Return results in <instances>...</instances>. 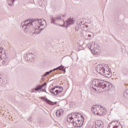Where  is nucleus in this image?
Returning <instances> with one entry per match:
<instances>
[{
	"label": "nucleus",
	"mask_w": 128,
	"mask_h": 128,
	"mask_svg": "<svg viewBox=\"0 0 128 128\" xmlns=\"http://www.w3.org/2000/svg\"><path fill=\"white\" fill-rule=\"evenodd\" d=\"M50 20L52 23L54 24H56V22H64V20L63 18H62V16H60V15L56 16L55 18L52 17Z\"/></svg>",
	"instance_id": "423d86ee"
},
{
	"label": "nucleus",
	"mask_w": 128,
	"mask_h": 128,
	"mask_svg": "<svg viewBox=\"0 0 128 128\" xmlns=\"http://www.w3.org/2000/svg\"><path fill=\"white\" fill-rule=\"evenodd\" d=\"M34 24H36V27L34 28L35 32L33 34V36L40 34L42 30H44L45 28H46L48 24L46 22L44 19L28 20L22 22L21 28H23L26 34H28V32H30V28H32Z\"/></svg>",
	"instance_id": "f257e3e1"
},
{
	"label": "nucleus",
	"mask_w": 128,
	"mask_h": 128,
	"mask_svg": "<svg viewBox=\"0 0 128 128\" xmlns=\"http://www.w3.org/2000/svg\"><path fill=\"white\" fill-rule=\"evenodd\" d=\"M122 72L124 74L128 75V69L125 68H122Z\"/></svg>",
	"instance_id": "6ab92c4d"
},
{
	"label": "nucleus",
	"mask_w": 128,
	"mask_h": 128,
	"mask_svg": "<svg viewBox=\"0 0 128 128\" xmlns=\"http://www.w3.org/2000/svg\"><path fill=\"white\" fill-rule=\"evenodd\" d=\"M7 4L10 6H12V4H14V0H7Z\"/></svg>",
	"instance_id": "aec40b11"
},
{
	"label": "nucleus",
	"mask_w": 128,
	"mask_h": 128,
	"mask_svg": "<svg viewBox=\"0 0 128 128\" xmlns=\"http://www.w3.org/2000/svg\"><path fill=\"white\" fill-rule=\"evenodd\" d=\"M92 84L96 86V88H101V90H104V92L108 90V82L106 81L94 79L92 82Z\"/></svg>",
	"instance_id": "7ed1b4c3"
},
{
	"label": "nucleus",
	"mask_w": 128,
	"mask_h": 128,
	"mask_svg": "<svg viewBox=\"0 0 128 128\" xmlns=\"http://www.w3.org/2000/svg\"><path fill=\"white\" fill-rule=\"evenodd\" d=\"M88 38H90V37L92 36V35H90V34H88Z\"/></svg>",
	"instance_id": "e433bc0d"
},
{
	"label": "nucleus",
	"mask_w": 128,
	"mask_h": 128,
	"mask_svg": "<svg viewBox=\"0 0 128 128\" xmlns=\"http://www.w3.org/2000/svg\"><path fill=\"white\" fill-rule=\"evenodd\" d=\"M80 25H78V26H76V28H75L76 32H78L79 31V30H80Z\"/></svg>",
	"instance_id": "bb28decb"
},
{
	"label": "nucleus",
	"mask_w": 128,
	"mask_h": 128,
	"mask_svg": "<svg viewBox=\"0 0 128 128\" xmlns=\"http://www.w3.org/2000/svg\"><path fill=\"white\" fill-rule=\"evenodd\" d=\"M2 82V74H0V82Z\"/></svg>",
	"instance_id": "473e14b6"
},
{
	"label": "nucleus",
	"mask_w": 128,
	"mask_h": 128,
	"mask_svg": "<svg viewBox=\"0 0 128 128\" xmlns=\"http://www.w3.org/2000/svg\"><path fill=\"white\" fill-rule=\"evenodd\" d=\"M84 22L83 21V22H80V23H79V26H80L81 28H82V26H84Z\"/></svg>",
	"instance_id": "cd10ccee"
},
{
	"label": "nucleus",
	"mask_w": 128,
	"mask_h": 128,
	"mask_svg": "<svg viewBox=\"0 0 128 128\" xmlns=\"http://www.w3.org/2000/svg\"><path fill=\"white\" fill-rule=\"evenodd\" d=\"M114 86H112V84L108 82V84L107 85V90H114Z\"/></svg>",
	"instance_id": "f3484780"
},
{
	"label": "nucleus",
	"mask_w": 128,
	"mask_h": 128,
	"mask_svg": "<svg viewBox=\"0 0 128 128\" xmlns=\"http://www.w3.org/2000/svg\"><path fill=\"white\" fill-rule=\"evenodd\" d=\"M72 122H73L74 126H76L77 128H80L82 126V124H80V120H72Z\"/></svg>",
	"instance_id": "9d476101"
},
{
	"label": "nucleus",
	"mask_w": 128,
	"mask_h": 128,
	"mask_svg": "<svg viewBox=\"0 0 128 128\" xmlns=\"http://www.w3.org/2000/svg\"><path fill=\"white\" fill-rule=\"evenodd\" d=\"M58 111H56V116H58Z\"/></svg>",
	"instance_id": "4c0bfd02"
},
{
	"label": "nucleus",
	"mask_w": 128,
	"mask_h": 128,
	"mask_svg": "<svg viewBox=\"0 0 128 128\" xmlns=\"http://www.w3.org/2000/svg\"><path fill=\"white\" fill-rule=\"evenodd\" d=\"M102 106H100V108L98 106V109L97 110V112H96V114L97 116H100L102 114Z\"/></svg>",
	"instance_id": "2eb2a0df"
},
{
	"label": "nucleus",
	"mask_w": 128,
	"mask_h": 128,
	"mask_svg": "<svg viewBox=\"0 0 128 128\" xmlns=\"http://www.w3.org/2000/svg\"><path fill=\"white\" fill-rule=\"evenodd\" d=\"M90 24H84L82 25V28H88V26H90Z\"/></svg>",
	"instance_id": "c85d7f7f"
},
{
	"label": "nucleus",
	"mask_w": 128,
	"mask_h": 128,
	"mask_svg": "<svg viewBox=\"0 0 128 128\" xmlns=\"http://www.w3.org/2000/svg\"><path fill=\"white\" fill-rule=\"evenodd\" d=\"M40 99L44 100V102L48 104H50L51 106H54V104H58V102H54L44 97H40Z\"/></svg>",
	"instance_id": "1a4fd4ad"
},
{
	"label": "nucleus",
	"mask_w": 128,
	"mask_h": 128,
	"mask_svg": "<svg viewBox=\"0 0 128 128\" xmlns=\"http://www.w3.org/2000/svg\"><path fill=\"white\" fill-rule=\"evenodd\" d=\"M96 128H104V123L98 120L96 122Z\"/></svg>",
	"instance_id": "9b49d317"
},
{
	"label": "nucleus",
	"mask_w": 128,
	"mask_h": 128,
	"mask_svg": "<svg viewBox=\"0 0 128 128\" xmlns=\"http://www.w3.org/2000/svg\"><path fill=\"white\" fill-rule=\"evenodd\" d=\"M53 88H55V89H56V88H58V86H54L53 87Z\"/></svg>",
	"instance_id": "72a5a7b5"
},
{
	"label": "nucleus",
	"mask_w": 128,
	"mask_h": 128,
	"mask_svg": "<svg viewBox=\"0 0 128 128\" xmlns=\"http://www.w3.org/2000/svg\"><path fill=\"white\" fill-rule=\"evenodd\" d=\"M74 18H70L66 21L67 26H70V24H74Z\"/></svg>",
	"instance_id": "4468645a"
},
{
	"label": "nucleus",
	"mask_w": 128,
	"mask_h": 128,
	"mask_svg": "<svg viewBox=\"0 0 128 128\" xmlns=\"http://www.w3.org/2000/svg\"><path fill=\"white\" fill-rule=\"evenodd\" d=\"M62 18H65L66 14L62 15Z\"/></svg>",
	"instance_id": "f704fd0d"
},
{
	"label": "nucleus",
	"mask_w": 128,
	"mask_h": 128,
	"mask_svg": "<svg viewBox=\"0 0 128 128\" xmlns=\"http://www.w3.org/2000/svg\"><path fill=\"white\" fill-rule=\"evenodd\" d=\"M57 112H58V116H62V114H64V110H57Z\"/></svg>",
	"instance_id": "412c9836"
},
{
	"label": "nucleus",
	"mask_w": 128,
	"mask_h": 128,
	"mask_svg": "<svg viewBox=\"0 0 128 128\" xmlns=\"http://www.w3.org/2000/svg\"><path fill=\"white\" fill-rule=\"evenodd\" d=\"M124 96L126 98H128V91L126 90L124 92Z\"/></svg>",
	"instance_id": "393cba45"
},
{
	"label": "nucleus",
	"mask_w": 128,
	"mask_h": 128,
	"mask_svg": "<svg viewBox=\"0 0 128 128\" xmlns=\"http://www.w3.org/2000/svg\"><path fill=\"white\" fill-rule=\"evenodd\" d=\"M78 115L76 113H72L71 115H69L67 118V121L69 122H72L74 118H78Z\"/></svg>",
	"instance_id": "6e6552de"
},
{
	"label": "nucleus",
	"mask_w": 128,
	"mask_h": 128,
	"mask_svg": "<svg viewBox=\"0 0 128 128\" xmlns=\"http://www.w3.org/2000/svg\"><path fill=\"white\" fill-rule=\"evenodd\" d=\"M58 88H60V90H56L55 91V96H58V94H60V92H62V90H64V88H62V87H59Z\"/></svg>",
	"instance_id": "a211bd4d"
},
{
	"label": "nucleus",
	"mask_w": 128,
	"mask_h": 128,
	"mask_svg": "<svg viewBox=\"0 0 128 128\" xmlns=\"http://www.w3.org/2000/svg\"><path fill=\"white\" fill-rule=\"evenodd\" d=\"M42 86H40V85H38L35 88V90L36 92H38V90H42Z\"/></svg>",
	"instance_id": "5701e85b"
},
{
	"label": "nucleus",
	"mask_w": 128,
	"mask_h": 128,
	"mask_svg": "<svg viewBox=\"0 0 128 128\" xmlns=\"http://www.w3.org/2000/svg\"><path fill=\"white\" fill-rule=\"evenodd\" d=\"M62 70V72H66V68H64V66L62 65L56 68H54V70Z\"/></svg>",
	"instance_id": "dca6fc26"
},
{
	"label": "nucleus",
	"mask_w": 128,
	"mask_h": 128,
	"mask_svg": "<svg viewBox=\"0 0 128 128\" xmlns=\"http://www.w3.org/2000/svg\"><path fill=\"white\" fill-rule=\"evenodd\" d=\"M90 50H91L92 54H98L100 52V50L98 48V44H96V42H92L90 45Z\"/></svg>",
	"instance_id": "20e7f679"
},
{
	"label": "nucleus",
	"mask_w": 128,
	"mask_h": 128,
	"mask_svg": "<svg viewBox=\"0 0 128 128\" xmlns=\"http://www.w3.org/2000/svg\"><path fill=\"white\" fill-rule=\"evenodd\" d=\"M108 65L104 66V64L98 65L96 66V70L97 72L102 74V76H104L106 78H111L112 74V72L110 70V68H108V70H106V68H108Z\"/></svg>",
	"instance_id": "f03ea898"
},
{
	"label": "nucleus",
	"mask_w": 128,
	"mask_h": 128,
	"mask_svg": "<svg viewBox=\"0 0 128 128\" xmlns=\"http://www.w3.org/2000/svg\"><path fill=\"white\" fill-rule=\"evenodd\" d=\"M36 88H33V89H32V90H31V92H36Z\"/></svg>",
	"instance_id": "7c9ffc66"
},
{
	"label": "nucleus",
	"mask_w": 128,
	"mask_h": 128,
	"mask_svg": "<svg viewBox=\"0 0 128 128\" xmlns=\"http://www.w3.org/2000/svg\"><path fill=\"white\" fill-rule=\"evenodd\" d=\"M55 88H52L50 90V92L51 94H54L55 96L56 94V92H54V90Z\"/></svg>",
	"instance_id": "b1692460"
},
{
	"label": "nucleus",
	"mask_w": 128,
	"mask_h": 128,
	"mask_svg": "<svg viewBox=\"0 0 128 128\" xmlns=\"http://www.w3.org/2000/svg\"><path fill=\"white\" fill-rule=\"evenodd\" d=\"M40 124H44V120H40Z\"/></svg>",
	"instance_id": "2f4dec72"
},
{
	"label": "nucleus",
	"mask_w": 128,
	"mask_h": 128,
	"mask_svg": "<svg viewBox=\"0 0 128 128\" xmlns=\"http://www.w3.org/2000/svg\"><path fill=\"white\" fill-rule=\"evenodd\" d=\"M81 118H83V120H84V116H81Z\"/></svg>",
	"instance_id": "58836bf2"
},
{
	"label": "nucleus",
	"mask_w": 128,
	"mask_h": 128,
	"mask_svg": "<svg viewBox=\"0 0 128 128\" xmlns=\"http://www.w3.org/2000/svg\"><path fill=\"white\" fill-rule=\"evenodd\" d=\"M44 86H46V82L44 84H42V85H40L41 88H44Z\"/></svg>",
	"instance_id": "c756f323"
},
{
	"label": "nucleus",
	"mask_w": 128,
	"mask_h": 128,
	"mask_svg": "<svg viewBox=\"0 0 128 128\" xmlns=\"http://www.w3.org/2000/svg\"><path fill=\"white\" fill-rule=\"evenodd\" d=\"M92 86V88H94V90H96V88H94V86Z\"/></svg>",
	"instance_id": "c9c22d12"
},
{
	"label": "nucleus",
	"mask_w": 128,
	"mask_h": 128,
	"mask_svg": "<svg viewBox=\"0 0 128 128\" xmlns=\"http://www.w3.org/2000/svg\"><path fill=\"white\" fill-rule=\"evenodd\" d=\"M34 53L26 54L24 56V58L27 62H34Z\"/></svg>",
	"instance_id": "0eeeda50"
},
{
	"label": "nucleus",
	"mask_w": 128,
	"mask_h": 128,
	"mask_svg": "<svg viewBox=\"0 0 128 128\" xmlns=\"http://www.w3.org/2000/svg\"><path fill=\"white\" fill-rule=\"evenodd\" d=\"M98 110V106L97 107L95 106H92V114H96Z\"/></svg>",
	"instance_id": "ddd939ff"
},
{
	"label": "nucleus",
	"mask_w": 128,
	"mask_h": 128,
	"mask_svg": "<svg viewBox=\"0 0 128 128\" xmlns=\"http://www.w3.org/2000/svg\"><path fill=\"white\" fill-rule=\"evenodd\" d=\"M0 58H3V64L6 65L10 62V59L6 56V52L2 48H0Z\"/></svg>",
	"instance_id": "39448f33"
},
{
	"label": "nucleus",
	"mask_w": 128,
	"mask_h": 128,
	"mask_svg": "<svg viewBox=\"0 0 128 128\" xmlns=\"http://www.w3.org/2000/svg\"><path fill=\"white\" fill-rule=\"evenodd\" d=\"M114 121L112 122H110L108 124V126L107 128H118V126L116 125H115L114 126Z\"/></svg>",
	"instance_id": "f8f14e48"
},
{
	"label": "nucleus",
	"mask_w": 128,
	"mask_h": 128,
	"mask_svg": "<svg viewBox=\"0 0 128 128\" xmlns=\"http://www.w3.org/2000/svg\"><path fill=\"white\" fill-rule=\"evenodd\" d=\"M89 30H90L92 28L90 27H88Z\"/></svg>",
	"instance_id": "ea45409f"
},
{
	"label": "nucleus",
	"mask_w": 128,
	"mask_h": 128,
	"mask_svg": "<svg viewBox=\"0 0 128 128\" xmlns=\"http://www.w3.org/2000/svg\"><path fill=\"white\" fill-rule=\"evenodd\" d=\"M101 112H102V115H100L101 116H104V114H106V110L102 109L101 111Z\"/></svg>",
	"instance_id": "a878e982"
},
{
	"label": "nucleus",
	"mask_w": 128,
	"mask_h": 128,
	"mask_svg": "<svg viewBox=\"0 0 128 128\" xmlns=\"http://www.w3.org/2000/svg\"><path fill=\"white\" fill-rule=\"evenodd\" d=\"M54 70H50V71L49 72H46L44 75L42 76H48V74H50V72H54Z\"/></svg>",
	"instance_id": "4be33fe9"
}]
</instances>
